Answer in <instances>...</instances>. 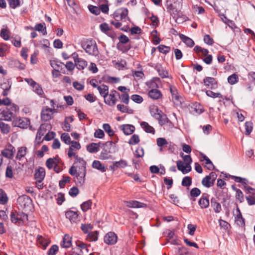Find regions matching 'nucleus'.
I'll return each mask as SVG.
<instances>
[{
	"label": "nucleus",
	"mask_w": 255,
	"mask_h": 255,
	"mask_svg": "<svg viewBox=\"0 0 255 255\" xmlns=\"http://www.w3.org/2000/svg\"><path fill=\"white\" fill-rule=\"evenodd\" d=\"M82 48L89 55L97 56L99 51L96 42L92 38L83 39L80 42Z\"/></svg>",
	"instance_id": "1"
},
{
	"label": "nucleus",
	"mask_w": 255,
	"mask_h": 255,
	"mask_svg": "<svg viewBox=\"0 0 255 255\" xmlns=\"http://www.w3.org/2000/svg\"><path fill=\"white\" fill-rule=\"evenodd\" d=\"M166 6L167 11L173 18L176 19L179 16V12L180 11L182 5L173 4L170 1L167 0Z\"/></svg>",
	"instance_id": "2"
},
{
	"label": "nucleus",
	"mask_w": 255,
	"mask_h": 255,
	"mask_svg": "<svg viewBox=\"0 0 255 255\" xmlns=\"http://www.w3.org/2000/svg\"><path fill=\"white\" fill-rule=\"evenodd\" d=\"M30 124V121L27 118H16L12 123L13 127H16L21 128H26Z\"/></svg>",
	"instance_id": "3"
},
{
	"label": "nucleus",
	"mask_w": 255,
	"mask_h": 255,
	"mask_svg": "<svg viewBox=\"0 0 255 255\" xmlns=\"http://www.w3.org/2000/svg\"><path fill=\"white\" fill-rule=\"evenodd\" d=\"M128 9L127 8H121L114 13V18L116 21H120L126 18L128 15Z\"/></svg>",
	"instance_id": "4"
},
{
	"label": "nucleus",
	"mask_w": 255,
	"mask_h": 255,
	"mask_svg": "<svg viewBox=\"0 0 255 255\" xmlns=\"http://www.w3.org/2000/svg\"><path fill=\"white\" fill-rule=\"evenodd\" d=\"M86 170H79L77 175L74 177V180L78 186H82L85 181Z\"/></svg>",
	"instance_id": "5"
},
{
	"label": "nucleus",
	"mask_w": 255,
	"mask_h": 255,
	"mask_svg": "<svg viewBox=\"0 0 255 255\" xmlns=\"http://www.w3.org/2000/svg\"><path fill=\"white\" fill-rule=\"evenodd\" d=\"M117 94L118 96H120V94L116 90H112L111 91L110 94H109V97L108 99H105L104 102L107 105L110 106H114L117 101V99L116 97V94Z\"/></svg>",
	"instance_id": "6"
},
{
	"label": "nucleus",
	"mask_w": 255,
	"mask_h": 255,
	"mask_svg": "<svg viewBox=\"0 0 255 255\" xmlns=\"http://www.w3.org/2000/svg\"><path fill=\"white\" fill-rule=\"evenodd\" d=\"M104 239L106 244L108 245H114L117 242L118 237L114 232H110L106 234Z\"/></svg>",
	"instance_id": "7"
},
{
	"label": "nucleus",
	"mask_w": 255,
	"mask_h": 255,
	"mask_svg": "<svg viewBox=\"0 0 255 255\" xmlns=\"http://www.w3.org/2000/svg\"><path fill=\"white\" fill-rule=\"evenodd\" d=\"M209 197V195L207 193L202 194L198 201V204L201 209H206L209 206L210 202Z\"/></svg>",
	"instance_id": "8"
},
{
	"label": "nucleus",
	"mask_w": 255,
	"mask_h": 255,
	"mask_svg": "<svg viewBox=\"0 0 255 255\" xmlns=\"http://www.w3.org/2000/svg\"><path fill=\"white\" fill-rule=\"evenodd\" d=\"M17 202L19 205H21V206L25 207L31 204L32 202V201L29 196L26 195H22L18 197L17 199Z\"/></svg>",
	"instance_id": "9"
},
{
	"label": "nucleus",
	"mask_w": 255,
	"mask_h": 255,
	"mask_svg": "<svg viewBox=\"0 0 255 255\" xmlns=\"http://www.w3.org/2000/svg\"><path fill=\"white\" fill-rule=\"evenodd\" d=\"M203 83L206 86L209 87L211 89H215L218 87V82L213 77H206L203 79Z\"/></svg>",
	"instance_id": "10"
},
{
	"label": "nucleus",
	"mask_w": 255,
	"mask_h": 255,
	"mask_svg": "<svg viewBox=\"0 0 255 255\" xmlns=\"http://www.w3.org/2000/svg\"><path fill=\"white\" fill-rule=\"evenodd\" d=\"M117 141H108L105 142V143H101L102 146L106 148V149L109 150L110 152L112 153H115L117 149V146L116 144V142Z\"/></svg>",
	"instance_id": "11"
},
{
	"label": "nucleus",
	"mask_w": 255,
	"mask_h": 255,
	"mask_svg": "<svg viewBox=\"0 0 255 255\" xmlns=\"http://www.w3.org/2000/svg\"><path fill=\"white\" fill-rule=\"evenodd\" d=\"M51 111L50 108L48 107H45L43 108L41 112V120L44 122H47L51 119Z\"/></svg>",
	"instance_id": "12"
},
{
	"label": "nucleus",
	"mask_w": 255,
	"mask_h": 255,
	"mask_svg": "<svg viewBox=\"0 0 255 255\" xmlns=\"http://www.w3.org/2000/svg\"><path fill=\"white\" fill-rule=\"evenodd\" d=\"M154 69L157 71L159 75L162 78H168L172 79L171 76H169L168 72L163 68L161 65H157L155 66Z\"/></svg>",
	"instance_id": "13"
},
{
	"label": "nucleus",
	"mask_w": 255,
	"mask_h": 255,
	"mask_svg": "<svg viewBox=\"0 0 255 255\" xmlns=\"http://www.w3.org/2000/svg\"><path fill=\"white\" fill-rule=\"evenodd\" d=\"M149 97L153 100H158L162 98V94L157 89H152L148 93Z\"/></svg>",
	"instance_id": "14"
},
{
	"label": "nucleus",
	"mask_w": 255,
	"mask_h": 255,
	"mask_svg": "<svg viewBox=\"0 0 255 255\" xmlns=\"http://www.w3.org/2000/svg\"><path fill=\"white\" fill-rule=\"evenodd\" d=\"M65 216L71 223H76L78 221L79 215L77 211L68 210L66 212Z\"/></svg>",
	"instance_id": "15"
},
{
	"label": "nucleus",
	"mask_w": 255,
	"mask_h": 255,
	"mask_svg": "<svg viewBox=\"0 0 255 255\" xmlns=\"http://www.w3.org/2000/svg\"><path fill=\"white\" fill-rule=\"evenodd\" d=\"M13 150H14V147L12 145L9 144L7 148L2 151L1 154L5 157L11 159L13 155Z\"/></svg>",
	"instance_id": "16"
},
{
	"label": "nucleus",
	"mask_w": 255,
	"mask_h": 255,
	"mask_svg": "<svg viewBox=\"0 0 255 255\" xmlns=\"http://www.w3.org/2000/svg\"><path fill=\"white\" fill-rule=\"evenodd\" d=\"M51 66L54 68L56 72H59V70H62L64 68V64L63 62L57 60L50 61Z\"/></svg>",
	"instance_id": "17"
},
{
	"label": "nucleus",
	"mask_w": 255,
	"mask_h": 255,
	"mask_svg": "<svg viewBox=\"0 0 255 255\" xmlns=\"http://www.w3.org/2000/svg\"><path fill=\"white\" fill-rule=\"evenodd\" d=\"M127 162L124 160H120L119 161H115L110 166L111 170L114 171L118 168H124L127 166Z\"/></svg>",
	"instance_id": "18"
},
{
	"label": "nucleus",
	"mask_w": 255,
	"mask_h": 255,
	"mask_svg": "<svg viewBox=\"0 0 255 255\" xmlns=\"http://www.w3.org/2000/svg\"><path fill=\"white\" fill-rule=\"evenodd\" d=\"M101 142L98 143L92 142L87 146V150L90 153H96L100 150Z\"/></svg>",
	"instance_id": "19"
},
{
	"label": "nucleus",
	"mask_w": 255,
	"mask_h": 255,
	"mask_svg": "<svg viewBox=\"0 0 255 255\" xmlns=\"http://www.w3.org/2000/svg\"><path fill=\"white\" fill-rule=\"evenodd\" d=\"M100 95L104 98H107L109 95V87L105 84L99 86L97 88Z\"/></svg>",
	"instance_id": "20"
},
{
	"label": "nucleus",
	"mask_w": 255,
	"mask_h": 255,
	"mask_svg": "<svg viewBox=\"0 0 255 255\" xmlns=\"http://www.w3.org/2000/svg\"><path fill=\"white\" fill-rule=\"evenodd\" d=\"M121 128L126 135L131 134L135 130V127L131 125H123L121 126Z\"/></svg>",
	"instance_id": "21"
},
{
	"label": "nucleus",
	"mask_w": 255,
	"mask_h": 255,
	"mask_svg": "<svg viewBox=\"0 0 255 255\" xmlns=\"http://www.w3.org/2000/svg\"><path fill=\"white\" fill-rule=\"evenodd\" d=\"M45 176V171L44 168L40 167L35 170L34 177L36 180H43Z\"/></svg>",
	"instance_id": "22"
},
{
	"label": "nucleus",
	"mask_w": 255,
	"mask_h": 255,
	"mask_svg": "<svg viewBox=\"0 0 255 255\" xmlns=\"http://www.w3.org/2000/svg\"><path fill=\"white\" fill-rule=\"evenodd\" d=\"M160 83V80L159 78L154 77L149 82L146 83L147 86L152 89H157L159 88L158 84Z\"/></svg>",
	"instance_id": "23"
},
{
	"label": "nucleus",
	"mask_w": 255,
	"mask_h": 255,
	"mask_svg": "<svg viewBox=\"0 0 255 255\" xmlns=\"http://www.w3.org/2000/svg\"><path fill=\"white\" fill-rule=\"evenodd\" d=\"M211 206L213 208L214 212L216 213H220L222 210L221 204L217 201L215 198L212 197L211 198Z\"/></svg>",
	"instance_id": "24"
},
{
	"label": "nucleus",
	"mask_w": 255,
	"mask_h": 255,
	"mask_svg": "<svg viewBox=\"0 0 255 255\" xmlns=\"http://www.w3.org/2000/svg\"><path fill=\"white\" fill-rule=\"evenodd\" d=\"M179 36L181 40L188 46L192 47L195 44L194 41L188 36L183 34H179Z\"/></svg>",
	"instance_id": "25"
},
{
	"label": "nucleus",
	"mask_w": 255,
	"mask_h": 255,
	"mask_svg": "<svg viewBox=\"0 0 255 255\" xmlns=\"http://www.w3.org/2000/svg\"><path fill=\"white\" fill-rule=\"evenodd\" d=\"M140 126L146 132L154 134L155 132L154 128L152 126H150L147 122H142L140 123Z\"/></svg>",
	"instance_id": "26"
},
{
	"label": "nucleus",
	"mask_w": 255,
	"mask_h": 255,
	"mask_svg": "<svg viewBox=\"0 0 255 255\" xmlns=\"http://www.w3.org/2000/svg\"><path fill=\"white\" fill-rule=\"evenodd\" d=\"M128 203V206L130 208H145L147 206L146 204L135 200L129 201Z\"/></svg>",
	"instance_id": "27"
},
{
	"label": "nucleus",
	"mask_w": 255,
	"mask_h": 255,
	"mask_svg": "<svg viewBox=\"0 0 255 255\" xmlns=\"http://www.w3.org/2000/svg\"><path fill=\"white\" fill-rule=\"evenodd\" d=\"M72 245L71 238L69 235L66 234L63 238L62 243L61 246L64 248H69Z\"/></svg>",
	"instance_id": "28"
},
{
	"label": "nucleus",
	"mask_w": 255,
	"mask_h": 255,
	"mask_svg": "<svg viewBox=\"0 0 255 255\" xmlns=\"http://www.w3.org/2000/svg\"><path fill=\"white\" fill-rule=\"evenodd\" d=\"M156 120L158 121L159 124L161 126L164 125L168 123H171L170 120L167 118L166 115L161 113L159 115V117L156 118Z\"/></svg>",
	"instance_id": "29"
},
{
	"label": "nucleus",
	"mask_w": 255,
	"mask_h": 255,
	"mask_svg": "<svg viewBox=\"0 0 255 255\" xmlns=\"http://www.w3.org/2000/svg\"><path fill=\"white\" fill-rule=\"evenodd\" d=\"M149 112L151 115L155 119H156V118L159 117V115L162 113L161 111H160L158 107L154 105L150 106Z\"/></svg>",
	"instance_id": "30"
},
{
	"label": "nucleus",
	"mask_w": 255,
	"mask_h": 255,
	"mask_svg": "<svg viewBox=\"0 0 255 255\" xmlns=\"http://www.w3.org/2000/svg\"><path fill=\"white\" fill-rule=\"evenodd\" d=\"M42 126L40 127L38 129L36 135V141L35 143L37 142V143L39 145L43 141L44 139L41 140V137L44 135L45 132L46 131L45 129H42Z\"/></svg>",
	"instance_id": "31"
},
{
	"label": "nucleus",
	"mask_w": 255,
	"mask_h": 255,
	"mask_svg": "<svg viewBox=\"0 0 255 255\" xmlns=\"http://www.w3.org/2000/svg\"><path fill=\"white\" fill-rule=\"evenodd\" d=\"M131 48L130 44L125 45V44L118 43L117 44V48L122 51L123 53H126L129 51Z\"/></svg>",
	"instance_id": "32"
},
{
	"label": "nucleus",
	"mask_w": 255,
	"mask_h": 255,
	"mask_svg": "<svg viewBox=\"0 0 255 255\" xmlns=\"http://www.w3.org/2000/svg\"><path fill=\"white\" fill-rule=\"evenodd\" d=\"M2 115L3 116V120L9 121L11 120V118L13 117V113L10 111L8 109H6L2 111Z\"/></svg>",
	"instance_id": "33"
},
{
	"label": "nucleus",
	"mask_w": 255,
	"mask_h": 255,
	"mask_svg": "<svg viewBox=\"0 0 255 255\" xmlns=\"http://www.w3.org/2000/svg\"><path fill=\"white\" fill-rule=\"evenodd\" d=\"M27 152V149L25 146H22L18 148L17 155L16 156V158L18 160H20L22 157H23Z\"/></svg>",
	"instance_id": "34"
},
{
	"label": "nucleus",
	"mask_w": 255,
	"mask_h": 255,
	"mask_svg": "<svg viewBox=\"0 0 255 255\" xmlns=\"http://www.w3.org/2000/svg\"><path fill=\"white\" fill-rule=\"evenodd\" d=\"M92 167L97 169L102 172H105L106 170V168L104 165L98 160H94L93 162Z\"/></svg>",
	"instance_id": "35"
},
{
	"label": "nucleus",
	"mask_w": 255,
	"mask_h": 255,
	"mask_svg": "<svg viewBox=\"0 0 255 255\" xmlns=\"http://www.w3.org/2000/svg\"><path fill=\"white\" fill-rule=\"evenodd\" d=\"M170 92L171 94L173 100H175V101H179V99L181 97L178 95L177 90L176 87L173 86H170Z\"/></svg>",
	"instance_id": "36"
},
{
	"label": "nucleus",
	"mask_w": 255,
	"mask_h": 255,
	"mask_svg": "<svg viewBox=\"0 0 255 255\" xmlns=\"http://www.w3.org/2000/svg\"><path fill=\"white\" fill-rule=\"evenodd\" d=\"M99 233L96 231L90 232L88 234L87 240L89 242L96 241L98 240Z\"/></svg>",
	"instance_id": "37"
},
{
	"label": "nucleus",
	"mask_w": 255,
	"mask_h": 255,
	"mask_svg": "<svg viewBox=\"0 0 255 255\" xmlns=\"http://www.w3.org/2000/svg\"><path fill=\"white\" fill-rule=\"evenodd\" d=\"M34 28L36 31H41L43 35H46L47 34L45 23H40L36 24Z\"/></svg>",
	"instance_id": "38"
},
{
	"label": "nucleus",
	"mask_w": 255,
	"mask_h": 255,
	"mask_svg": "<svg viewBox=\"0 0 255 255\" xmlns=\"http://www.w3.org/2000/svg\"><path fill=\"white\" fill-rule=\"evenodd\" d=\"M75 64L77 68L79 70H83L87 66V61L82 58Z\"/></svg>",
	"instance_id": "39"
},
{
	"label": "nucleus",
	"mask_w": 255,
	"mask_h": 255,
	"mask_svg": "<svg viewBox=\"0 0 255 255\" xmlns=\"http://www.w3.org/2000/svg\"><path fill=\"white\" fill-rule=\"evenodd\" d=\"M8 197L6 194L1 189H0V204L5 205L7 203Z\"/></svg>",
	"instance_id": "40"
},
{
	"label": "nucleus",
	"mask_w": 255,
	"mask_h": 255,
	"mask_svg": "<svg viewBox=\"0 0 255 255\" xmlns=\"http://www.w3.org/2000/svg\"><path fill=\"white\" fill-rule=\"evenodd\" d=\"M202 184L204 186L207 188H209L214 185V183L211 181L208 175L202 179Z\"/></svg>",
	"instance_id": "41"
},
{
	"label": "nucleus",
	"mask_w": 255,
	"mask_h": 255,
	"mask_svg": "<svg viewBox=\"0 0 255 255\" xmlns=\"http://www.w3.org/2000/svg\"><path fill=\"white\" fill-rule=\"evenodd\" d=\"M246 131L245 134L249 135L252 131L253 128V123L251 121L246 122L245 124Z\"/></svg>",
	"instance_id": "42"
},
{
	"label": "nucleus",
	"mask_w": 255,
	"mask_h": 255,
	"mask_svg": "<svg viewBox=\"0 0 255 255\" xmlns=\"http://www.w3.org/2000/svg\"><path fill=\"white\" fill-rule=\"evenodd\" d=\"M239 81V77L237 74L234 73L228 78V82L231 85H234L237 83Z\"/></svg>",
	"instance_id": "43"
},
{
	"label": "nucleus",
	"mask_w": 255,
	"mask_h": 255,
	"mask_svg": "<svg viewBox=\"0 0 255 255\" xmlns=\"http://www.w3.org/2000/svg\"><path fill=\"white\" fill-rule=\"evenodd\" d=\"M110 153H111L110 152L109 150L106 149V148H104V147H103V150L100 154L101 159L103 160H106L111 158L112 156L109 155Z\"/></svg>",
	"instance_id": "44"
},
{
	"label": "nucleus",
	"mask_w": 255,
	"mask_h": 255,
	"mask_svg": "<svg viewBox=\"0 0 255 255\" xmlns=\"http://www.w3.org/2000/svg\"><path fill=\"white\" fill-rule=\"evenodd\" d=\"M157 48L160 53L164 54H167L170 50V47L169 46H167L162 44L159 45Z\"/></svg>",
	"instance_id": "45"
},
{
	"label": "nucleus",
	"mask_w": 255,
	"mask_h": 255,
	"mask_svg": "<svg viewBox=\"0 0 255 255\" xmlns=\"http://www.w3.org/2000/svg\"><path fill=\"white\" fill-rule=\"evenodd\" d=\"M206 94L207 96L209 97H211L213 98H223L222 95L220 93H215L211 90H207L206 91Z\"/></svg>",
	"instance_id": "46"
},
{
	"label": "nucleus",
	"mask_w": 255,
	"mask_h": 255,
	"mask_svg": "<svg viewBox=\"0 0 255 255\" xmlns=\"http://www.w3.org/2000/svg\"><path fill=\"white\" fill-rule=\"evenodd\" d=\"M92 205V201L89 200L87 201L83 202L81 205V208L83 212H86L90 208Z\"/></svg>",
	"instance_id": "47"
},
{
	"label": "nucleus",
	"mask_w": 255,
	"mask_h": 255,
	"mask_svg": "<svg viewBox=\"0 0 255 255\" xmlns=\"http://www.w3.org/2000/svg\"><path fill=\"white\" fill-rule=\"evenodd\" d=\"M140 141L139 136L137 134H133L129 139L128 143L130 145H134Z\"/></svg>",
	"instance_id": "48"
},
{
	"label": "nucleus",
	"mask_w": 255,
	"mask_h": 255,
	"mask_svg": "<svg viewBox=\"0 0 255 255\" xmlns=\"http://www.w3.org/2000/svg\"><path fill=\"white\" fill-rule=\"evenodd\" d=\"M33 90L40 97H42V95L44 94L41 86L38 83H36L35 86L33 87Z\"/></svg>",
	"instance_id": "49"
},
{
	"label": "nucleus",
	"mask_w": 255,
	"mask_h": 255,
	"mask_svg": "<svg viewBox=\"0 0 255 255\" xmlns=\"http://www.w3.org/2000/svg\"><path fill=\"white\" fill-rule=\"evenodd\" d=\"M181 184L184 187H189L192 184V178L190 176H186L182 179Z\"/></svg>",
	"instance_id": "50"
},
{
	"label": "nucleus",
	"mask_w": 255,
	"mask_h": 255,
	"mask_svg": "<svg viewBox=\"0 0 255 255\" xmlns=\"http://www.w3.org/2000/svg\"><path fill=\"white\" fill-rule=\"evenodd\" d=\"M9 126L2 122H0V129L3 133H7L9 131Z\"/></svg>",
	"instance_id": "51"
},
{
	"label": "nucleus",
	"mask_w": 255,
	"mask_h": 255,
	"mask_svg": "<svg viewBox=\"0 0 255 255\" xmlns=\"http://www.w3.org/2000/svg\"><path fill=\"white\" fill-rule=\"evenodd\" d=\"M103 128L106 132L108 133L110 136H113L115 134L114 131L111 128V127L108 124H104L103 125Z\"/></svg>",
	"instance_id": "52"
},
{
	"label": "nucleus",
	"mask_w": 255,
	"mask_h": 255,
	"mask_svg": "<svg viewBox=\"0 0 255 255\" xmlns=\"http://www.w3.org/2000/svg\"><path fill=\"white\" fill-rule=\"evenodd\" d=\"M70 181V177L69 176H63L62 180L59 181V186L61 188H63L66 183H69Z\"/></svg>",
	"instance_id": "53"
},
{
	"label": "nucleus",
	"mask_w": 255,
	"mask_h": 255,
	"mask_svg": "<svg viewBox=\"0 0 255 255\" xmlns=\"http://www.w3.org/2000/svg\"><path fill=\"white\" fill-rule=\"evenodd\" d=\"M225 177L226 178L230 177L232 179H234L235 182L240 183H243V180L247 181V179L246 178H244L239 177V176L228 175L226 173L225 174Z\"/></svg>",
	"instance_id": "54"
},
{
	"label": "nucleus",
	"mask_w": 255,
	"mask_h": 255,
	"mask_svg": "<svg viewBox=\"0 0 255 255\" xmlns=\"http://www.w3.org/2000/svg\"><path fill=\"white\" fill-rule=\"evenodd\" d=\"M104 80L109 83H117L120 81V78L108 76L104 78Z\"/></svg>",
	"instance_id": "55"
},
{
	"label": "nucleus",
	"mask_w": 255,
	"mask_h": 255,
	"mask_svg": "<svg viewBox=\"0 0 255 255\" xmlns=\"http://www.w3.org/2000/svg\"><path fill=\"white\" fill-rule=\"evenodd\" d=\"M58 246L56 245H52L47 252L48 255H55L58 251Z\"/></svg>",
	"instance_id": "56"
},
{
	"label": "nucleus",
	"mask_w": 255,
	"mask_h": 255,
	"mask_svg": "<svg viewBox=\"0 0 255 255\" xmlns=\"http://www.w3.org/2000/svg\"><path fill=\"white\" fill-rule=\"evenodd\" d=\"M93 227L90 224H83L81 225V229L84 234L89 233L90 230H92Z\"/></svg>",
	"instance_id": "57"
},
{
	"label": "nucleus",
	"mask_w": 255,
	"mask_h": 255,
	"mask_svg": "<svg viewBox=\"0 0 255 255\" xmlns=\"http://www.w3.org/2000/svg\"><path fill=\"white\" fill-rule=\"evenodd\" d=\"M61 140L64 141L66 144H70L72 141H71V138L69 134L67 133H63L61 135Z\"/></svg>",
	"instance_id": "58"
},
{
	"label": "nucleus",
	"mask_w": 255,
	"mask_h": 255,
	"mask_svg": "<svg viewBox=\"0 0 255 255\" xmlns=\"http://www.w3.org/2000/svg\"><path fill=\"white\" fill-rule=\"evenodd\" d=\"M88 8L91 13L95 14L96 15H99L100 13V9L96 6L90 5L88 6Z\"/></svg>",
	"instance_id": "59"
},
{
	"label": "nucleus",
	"mask_w": 255,
	"mask_h": 255,
	"mask_svg": "<svg viewBox=\"0 0 255 255\" xmlns=\"http://www.w3.org/2000/svg\"><path fill=\"white\" fill-rule=\"evenodd\" d=\"M12 62L13 65L19 70H24L25 68V65L18 60H13Z\"/></svg>",
	"instance_id": "60"
},
{
	"label": "nucleus",
	"mask_w": 255,
	"mask_h": 255,
	"mask_svg": "<svg viewBox=\"0 0 255 255\" xmlns=\"http://www.w3.org/2000/svg\"><path fill=\"white\" fill-rule=\"evenodd\" d=\"M8 2L9 7L13 9L20 5V0H8Z\"/></svg>",
	"instance_id": "61"
},
{
	"label": "nucleus",
	"mask_w": 255,
	"mask_h": 255,
	"mask_svg": "<svg viewBox=\"0 0 255 255\" xmlns=\"http://www.w3.org/2000/svg\"><path fill=\"white\" fill-rule=\"evenodd\" d=\"M17 215L18 218V221L23 222L28 220V215L22 212H17Z\"/></svg>",
	"instance_id": "62"
},
{
	"label": "nucleus",
	"mask_w": 255,
	"mask_h": 255,
	"mask_svg": "<svg viewBox=\"0 0 255 255\" xmlns=\"http://www.w3.org/2000/svg\"><path fill=\"white\" fill-rule=\"evenodd\" d=\"M144 153L143 148L142 147H138L135 151L134 155L137 158L142 157Z\"/></svg>",
	"instance_id": "63"
},
{
	"label": "nucleus",
	"mask_w": 255,
	"mask_h": 255,
	"mask_svg": "<svg viewBox=\"0 0 255 255\" xmlns=\"http://www.w3.org/2000/svg\"><path fill=\"white\" fill-rule=\"evenodd\" d=\"M201 193V190L199 188L195 187L191 190L190 196L193 197H198L200 195Z\"/></svg>",
	"instance_id": "64"
}]
</instances>
